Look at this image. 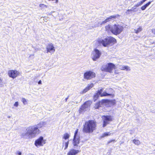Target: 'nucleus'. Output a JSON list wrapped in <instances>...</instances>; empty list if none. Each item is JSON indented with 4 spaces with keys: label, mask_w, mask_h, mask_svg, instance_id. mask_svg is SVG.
I'll use <instances>...</instances> for the list:
<instances>
[{
    "label": "nucleus",
    "mask_w": 155,
    "mask_h": 155,
    "mask_svg": "<svg viewBox=\"0 0 155 155\" xmlns=\"http://www.w3.org/2000/svg\"><path fill=\"white\" fill-rule=\"evenodd\" d=\"M103 89L101 88L98 90L97 91V93H96L94 96V101H95L98 98L100 95H101V94L103 92Z\"/></svg>",
    "instance_id": "17"
},
{
    "label": "nucleus",
    "mask_w": 155,
    "mask_h": 155,
    "mask_svg": "<svg viewBox=\"0 0 155 155\" xmlns=\"http://www.w3.org/2000/svg\"><path fill=\"white\" fill-rule=\"evenodd\" d=\"M22 101L24 105L27 104V101L25 98H22Z\"/></svg>",
    "instance_id": "28"
},
{
    "label": "nucleus",
    "mask_w": 155,
    "mask_h": 155,
    "mask_svg": "<svg viewBox=\"0 0 155 155\" xmlns=\"http://www.w3.org/2000/svg\"><path fill=\"white\" fill-rule=\"evenodd\" d=\"M142 29L141 27L140 26L137 29H135L134 31L137 34L140 32L142 30Z\"/></svg>",
    "instance_id": "24"
},
{
    "label": "nucleus",
    "mask_w": 155,
    "mask_h": 155,
    "mask_svg": "<svg viewBox=\"0 0 155 155\" xmlns=\"http://www.w3.org/2000/svg\"><path fill=\"white\" fill-rule=\"evenodd\" d=\"M15 154L16 155H21L22 154L21 152L19 151H17L15 153Z\"/></svg>",
    "instance_id": "31"
},
{
    "label": "nucleus",
    "mask_w": 155,
    "mask_h": 155,
    "mask_svg": "<svg viewBox=\"0 0 155 155\" xmlns=\"http://www.w3.org/2000/svg\"><path fill=\"white\" fill-rule=\"evenodd\" d=\"M143 3V2H142V1H141L138 2L136 5V7H137L140 5H141Z\"/></svg>",
    "instance_id": "30"
},
{
    "label": "nucleus",
    "mask_w": 155,
    "mask_h": 155,
    "mask_svg": "<svg viewBox=\"0 0 155 155\" xmlns=\"http://www.w3.org/2000/svg\"><path fill=\"white\" fill-rule=\"evenodd\" d=\"M110 132H107V133H105L103 134V135L102 136L103 137H104L105 136H107L110 135Z\"/></svg>",
    "instance_id": "29"
},
{
    "label": "nucleus",
    "mask_w": 155,
    "mask_h": 155,
    "mask_svg": "<svg viewBox=\"0 0 155 155\" xmlns=\"http://www.w3.org/2000/svg\"><path fill=\"white\" fill-rule=\"evenodd\" d=\"M38 84H41V80L39 81L38 82Z\"/></svg>",
    "instance_id": "35"
},
{
    "label": "nucleus",
    "mask_w": 155,
    "mask_h": 155,
    "mask_svg": "<svg viewBox=\"0 0 155 155\" xmlns=\"http://www.w3.org/2000/svg\"><path fill=\"white\" fill-rule=\"evenodd\" d=\"M119 68L121 70H126L127 71H129L130 70V68L129 67L126 66H120Z\"/></svg>",
    "instance_id": "19"
},
{
    "label": "nucleus",
    "mask_w": 155,
    "mask_h": 155,
    "mask_svg": "<svg viewBox=\"0 0 155 155\" xmlns=\"http://www.w3.org/2000/svg\"><path fill=\"white\" fill-rule=\"evenodd\" d=\"M9 76L13 78H15L19 74V73L16 70H9L8 72Z\"/></svg>",
    "instance_id": "12"
},
{
    "label": "nucleus",
    "mask_w": 155,
    "mask_h": 155,
    "mask_svg": "<svg viewBox=\"0 0 155 155\" xmlns=\"http://www.w3.org/2000/svg\"><path fill=\"white\" fill-rule=\"evenodd\" d=\"M154 151H155V150H154Z\"/></svg>",
    "instance_id": "41"
},
{
    "label": "nucleus",
    "mask_w": 155,
    "mask_h": 155,
    "mask_svg": "<svg viewBox=\"0 0 155 155\" xmlns=\"http://www.w3.org/2000/svg\"><path fill=\"white\" fill-rule=\"evenodd\" d=\"M147 0H143L142 1L144 3V2H145Z\"/></svg>",
    "instance_id": "39"
},
{
    "label": "nucleus",
    "mask_w": 155,
    "mask_h": 155,
    "mask_svg": "<svg viewBox=\"0 0 155 155\" xmlns=\"http://www.w3.org/2000/svg\"><path fill=\"white\" fill-rule=\"evenodd\" d=\"M46 48L47 50V53L48 52H54L55 51L54 47L53 44L52 43L49 44L47 46Z\"/></svg>",
    "instance_id": "13"
},
{
    "label": "nucleus",
    "mask_w": 155,
    "mask_h": 155,
    "mask_svg": "<svg viewBox=\"0 0 155 155\" xmlns=\"http://www.w3.org/2000/svg\"><path fill=\"white\" fill-rule=\"evenodd\" d=\"M96 127L95 123L92 120H89L85 122L84 125L83 131L85 133L92 132L95 130Z\"/></svg>",
    "instance_id": "2"
},
{
    "label": "nucleus",
    "mask_w": 155,
    "mask_h": 155,
    "mask_svg": "<svg viewBox=\"0 0 155 155\" xmlns=\"http://www.w3.org/2000/svg\"><path fill=\"white\" fill-rule=\"evenodd\" d=\"M111 101H112L113 102V103H114V100H111Z\"/></svg>",
    "instance_id": "40"
},
{
    "label": "nucleus",
    "mask_w": 155,
    "mask_h": 155,
    "mask_svg": "<svg viewBox=\"0 0 155 155\" xmlns=\"http://www.w3.org/2000/svg\"><path fill=\"white\" fill-rule=\"evenodd\" d=\"M152 31L153 34H155V29H152Z\"/></svg>",
    "instance_id": "34"
},
{
    "label": "nucleus",
    "mask_w": 155,
    "mask_h": 155,
    "mask_svg": "<svg viewBox=\"0 0 155 155\" xmlns=\"http://www.w3.org/2000/svg\"><path fill=\"white\" fill-rule=\"evenodd\" d=\"M95 77V73L91 71H88L84 74V78L87 80L91 79Z\"/></svg>",
    "instance_id": "8"
},
{
    "label": "nucleus",
    "mask_w": 155,
    "mask_h": 155,
    "mask_svg": "<svg viewBox=\"0 0 155 155\" xmlns=\"http://www.w3.org/2000/svg\"><path fill=\"white\" fill-rule=\"evenodd\" d=\"M112 117L110 116H104L103 120V127H105L108 124L110 121H112Z\"/></svg>",
    "instance_id": "11"
},
{
    "label": "nucleus",
    "mask_w": 155,
    "mask_h": 155,
    "mask_svg": "<svg viewBox=\"0 0 155 155\" xmlns=\"http://www.w3.org/2000/svg\"><path fill=\"white\" fill-rule=\"evenodd\" d=\"M80 152L78 150H76L73 149H72L70 150L67 153L68 155H76Z\"/></svg>",
    "instance_id": "16"
},
{
    "label": "nucleus",
    "mask_w": 155,
    "mask_h": 155,
    "mask_svg": "<svg viewBox=\"0 0 155 155\" xmlns=\"http://www.w3.org/2000/svg\"><path fill=\"white\" fill-rule=\"evenodd\" d=\"M133 143L137 145H139L140 143V141L138 140H136L135 139L133 140Z\"/></svg>",
    "instance_id": "25"
},
{
    "label": "nucleus",
    "mask_w": 155,
    "mask_h": 155,
    "mask_svg": "<svg viewBox=\"0 0 155 155\" xmlns=\"http://www.w3.org/2000/svg\"><path fill=\"white\" fill-rule=\"evenodd\" d=\"M45 143V141L44 140L43 137H41L35 140V144L36 147H38L42 146Z\"/></svg>",
    "instance_id": "10"
},
{
    "label": "nucleus",
    "mask_w": 155,
    "mask_h": 155,
    "mask_svg": "<svg viewBox=\"0 0 155 155\" xmlns=\"http://www.w3.org/2000/svg\"><path fill=\"white\" fill-rule=\"evenodd\" d=\"M94 86L93 84H91L88 85L87 87H86L83 91V93H84L87 92V91L89 90L90 89L92 88Z\"/></svg>",
    "instance_id": "18"
},
{
    "label": "nucleus",
    "mask_w": 155,
    "mask_h": 155,
    "mask_svg": "<svg viewBox=\"0 0 155 155\" xmlns=\"http://www.w3.org/2000/svg\"><path fill=\"white\" fill-rule=\"evenodd\" d=\"M124 27L118 24H115L111 26V32L115 35H119L123 31Z\"/></svg>",
    "instance_id": "4"
},
{
    "label": "nucleus",
    "mask_w": 155,
    "mask_h": 155,
    "mask_svg": "<svg viewBox=\"0 0 155 155\" xmlns=\"http://www.w3.org/2000/svg\"><path fill=\"white\" fill-rule=\"evenodd\" d=\"M108 101V100L103 99L101 101H99L98 102L96 103L94 107L96 109H98L104 103H107Z\"/></svg>",
    "instance_id": "14"
},
{
    "label": "nucleus",
    "mask_w": 155,
    "mask_h": 155,
    "mask_svg": "<svg viewBox=\"0 0 155 155\" xmlns=\"http://www.w3.org/2000/svg\"><path fill=\"white\" fill-rule=\"evenodd\" d=\"M39 133V130L37 126L35 125L30 126L26 129L25 133H22V136L26 139L31 138Z\"/></svg>",
    "instance_id": "1"
},
{
    "label": "nucleus",
    "mask_w": 155,
    "mask_h": 155,
    "mask_svg": "<svg viewBox=\"0 0 155 155\" xmlns=\"http://www.w3.org/2000/svg\"><path fill=\"white\" fill-rule=\"evenodd\" d=\"M97 42L99 44H101L104 46L106 47L110 44H114L116 42V40L114 38L110 37L104 39L98 38Z\"/></svg>",
    "instance_id": "3"
},
{
    "label": "nucleus",
    "mask_w": 155,
    "mask_h": 155,
    "mask_svg": "<svg viewBox=\"0 0 155 155\" xmlns=\"http://www.w3.org/2000/svg\"><path fill=\"white\" fill-rule=\"evenodd\" d=\"M111 94H108L106 92H104L103 93H101V96L103 97V96H109L111 95Z\"/></svg>",
    "instance_id": "22"
},
{
    "label": "nucleus",
    "mask_w": 155,
    "mask_h": 155,
    "mask_svg": "<svg viewBox=\"0 0 155 155\" xmlns=\"http://www.w3.org/2000/svg\"><path fill=\"white\" fill-rule=\"evenodd\" d=\"M64 144H65V147L64 149V150H65L68 148V144H69V140H68L67 142H65L64 143Z\"/></svg>",
    "instance_id": "26"
},
{
    "label": "nucleus",
    "mask_w": 155,
    "mask_h": 155,
    "mask_svg": "<svg viewBox=\"0 0 155 155\" xmlns=\"http://www.w3.org/2000/svg\"><path fill=\"white\" fill-rule=\"evenodd\" d=\"M39 5H40V7H41L42 6H44V5L43 4H40Z\"/></svg>",
    "instance_id": "38"
},
{
    "label": "nucleus",
    "mask_w": 155,
    "mask_h": 155,
    "mask_svg": "<svg viewBox=\"0 0 155 155\" xmlns=\"http://www.w3.org/2000/svg\"><path fill=\"white\" fill-rule=\"evenodd\" d=\"M119 15H112L110 16L109 17L107 18L104 21H102L101 23V25L104 24L111 20L112 18H116L117 17L119 16Z\"/></svg>",
    "instance_id": "15"
},
{
    "label": "nucleus",
    "mask_w": 155,
    "mask_h": 155,
    "mask_svg": "<svg viewBox=\"0 0 155 155\" xmlns=\"http://www.w3.org/2000/svg\"><path fill=\"white\" fill-rule=\"evenodd\" d=\"M78 129H77L74 133L73 142V145L74 146L77 147L78 144L80 143V135L78 134Z\"/></svg>",
    "instance_id": "6"
},
{
    "label": "nucleus",
    "mask_w": 155,
    "mask_h": 155,
    "mask_svg": "<svg viewBox=\"0 0 155 155\" xmlns=\"http://www.w3.org/2000/svg\"><path fill=\"white\" fill-rule=\"evenodd\" d=\"M46 124V122H45L42 121L40 122V123L36 125H35L39 129V128L45 125Z\"/></svg>",
    "instance_id": "20"
},
{
    "label": "nucleus",
    "mask_w": 155,
    "mask_h": 155,
    "mask_svg": "<svg viewBox=\"0 0 155 155\" xmlns=\"http://www.w3.org/2000/svg\"><path fill=\"white\" fill-rule=\"evenodd\" d=\"M101 55V53L97 49H95L94 52L93 53V56L92 59L94 61H96L100 57Z\"/></svg>",
    "instance_id": "9"
},
{
    "label": "nucleus",
    "mask_w": 155,
    "mask_h": 155,
    "mask_svg": "<svg viewBox=\"0 0 155 155\" xmlns=\"http://www.w3.org/2000/svg\"><path fill=\"white\" fill-rule=\"evenodd\" d=\"M132 11V9H128V10H127V12H126V13H127V12H129L130 11Z\"/></svg>",
    "instance_id": "36"
},
{
    "label": "nucleus",
    "mask_w": 155,
    "mask_h": 155,
    "mask_svg": "<svg viewBox=\"0 0 155 155\" xmlns=\"http://www.w3.org/2000/svg\"><path fill=\"white\" fill-rule=\"evenodd\" d=\"M91 103L90 101H87L85 102L80 108L79 110V113H82L86 110L87 108L90 106Z\"/></svg>",
    "instance_id": "7"
},
{
    "label": "nucleus",
    "mask_w": 155,
    "mask_h": 155,
    "mask_svg": "<svg viewBox=\"0 0 155 155\" xmlns=\"http://www.w3.org/2000/svg\"><path fill=\"white\" fill-rule=\"evenodd\" d=\"M111 26L110 25L107 26L105 27V29L106 30H110L111 31Z\"/></svg>",
    "instance_id": "27"
},
{
    "label": "nucleus",
    "mask_w": 155,
    "mask_h": 155,
    "mask_svg": "<svg viewBox=\"0 0 155 155\" xmlns=\"http://www.w3.org/2000/svg\"><path fill=\"white\" fill-rule=\"evenodd\" d=\"M68 97H69V96H68V97H67V98H66V99H65V101L66 102L67 101V100L68 99Z\"/></svg>",
    "instance_id": "37"
},
{
    "label": "nucleus",
    "mask_w": 155,
    "mask_h": 155,
    "mask_svg": "<svg viewBox=\"0 0 155 155\" xmlns=\"http://www.w3.org/2000/svg\"><path fill=\"white\" fill-rule=\"evenodd\" d=\"M70 137V135L68 133H65L64 135L63 138L65 140L68 139Z\"/></svg>",
    "instance_id": "23"
},
{
    "label": "nucleus",
    "mask_w": 155,
    "mask_h": 155,
    "mask_svg": "<svg viewBox=\"0 0 155 155\" xmlns=\"http://www.w3.org/2000/svg\"><path fill=\"white\" fill-rule=\"evenodd\" d=\"M115 141V140H110L108 142V143H111L112 142H114V141Z\"/></svg>",
    "instance_id": "33"
},
{
    "label": "nucleus",
    "mask_w": 155,
    "mask_h": 155,
    "mask_svg": "<svg viewBox=\"0 0 155 155\" xmlns=\"http://www.w3.org/2000/svg\"><path fill=\"white\" fill-rule=\"evenodd\" d=\"M115 67V65L113 63H108L106 65H103L101 68V70L102 71L110 73Z\"/></svg>",
    "instance_id": "5"
},
{
    "label": "nucleus",
    "mask_w": 155,
    "mask_h": 155,
    "mask_svg": "<svg viewBox=\"0 0 155 155\" xmlns=\"http://www.w3.org/2000/svg\"><path fill=\"white\" fill-rule=\"evenodd\" d=\"M151 2H149L144 5L142 6L141 9L142 10H144L151 4Z\"/></svg>",
    "instance_id": "21"
},
{
    "label": "nucleus",
    "mask_w": 155,
    "mask_h": 155,
    "mask_svg": "<svg viewBox=\"0 0 155 155\" xmlns=\"http://www.w3.org/2000/svg\"><path fill=\"white\" fill-rule=\"evenodd\" d=\"M18 105V102H16L14 104V106L15 107H17Z\"/></svg>",
    "instance_id": "32"
}]
</instances>
